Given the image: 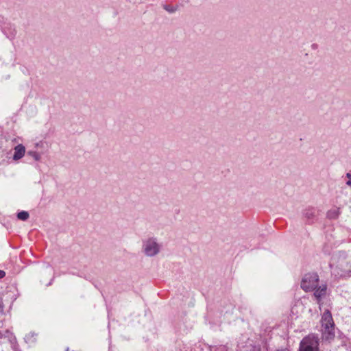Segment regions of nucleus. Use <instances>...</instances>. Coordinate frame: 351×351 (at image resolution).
Returning <instances> with one entry per match:
<instances>
[{
  "instance_id": "9b49d317",
  "label": "nucleus",
  "mask_w": 351,
  "mask_h": 351,
  "mask_svg": "<svg viewBox=\"0 0 351 351\" xmlns=\"http://www.w3.org/2000/svg\"><path fill=\"white\" fill-rule=\"evenodd\" d=\"M346 177L348 178V180L346 182V184L348 186L351 185V174L350 173H346Z\"/></svg>"
},
{
  "instance_id": "7ed1b4c3",
  "label": "nucleus",
  "mask_w": 351,
  "mask_h": 351,
  "mask_svg": "<svg viewBox=\"0 0 351 351\" xmlns=\"http://www.w3.org/2000/svg\"><path fill=\"white\" fill-rule=\"evenodd\" d=\"M319 276L315 273L306 274L302 282L301 288L305 291L314 290L317 287Z\"/></svg>"
},
{
  "instance_id": "f257e3e1",
  "label": "nucleus",
  "mask_w": 351,
  "mask_h": 351,
  "mask_svg": "<svg viewBox=\"0 0 351 351\" xmlns=\"http://www.w3.org/2000/svg\"><path fill=\"white\" fill-rule=\"evenodd\" d=\"M162 245L156 237H149L142 241L141 252L147 257H154L159 254Z\"/></svg>"
},
{
  "instance_id": "20e7f679",
  "label": "nucleus",
  "mask_w": 351,
  "mask_h": 351,
  "mask_svg": "<svg viewBox=\"0 0 351 351\" xmlns=\"http://www.w3.org/2000/svg\"><path fill=\"white\" fill-rule=\"evenodd\" d=\"M319 342L317 337L308 335L300 342L299 351H318Z\"/></svg>"
},
{
  "instance_id": "0eeeda50",
  "label": "nucleus",
  "mask_w": 351,
  "mask_h": 351,
  "mask_svg": "<svg viewBox=\"0 0 351 351\" xmlns=\"http://www.w3.org/2000/svg\"><path fill=\"white\" fill-rule=\"evenodd\" d=\"M25 148L23 145L19 144V145H16L14 147V154L13 156V159L14 160H18L22 158L23 157V156L25 155Z\"/></svg>"
},
{
  "instance_id": "6e6552de",
  "label": "nucleus",
  "mask_w": 351,
  "mask_h": 351,
  "mask_svg": "<svg viewBox=\"0 0 351 351\" xmlns=\"http://www.w3.org/2000/svg\"><path fill=\"white\" fill-rule=\"evenodd\" d=\"M340 214L339 208L331 209L327 213V217L329 219H336L339 217Z\"/></svg>"
},
{
  "instance_id": "423d86ee",
  "label": "nucleus",
  "mask_w": 351,
  "mask_h": 351,
  "mask_svg": "<svg viewBox=\"0 0 351 351\" xmlns=\"http://www.w3.org/2000/svg\"><path fill=\"white\" fill-rule=\"evenodd\" d=\"M327 286L322 285L317 288L315 289L314 296L317 300L318 303L321 299L324 297L326 294Z\"/></svg>"
},
{
  "instance_id": "39448f33",
  "label": "nucleus",
  "mask_w": 351,
  "mask_h": 351,
  "mask_svg": "<svg viewBox=\"0 0 351 351\" xmlns=\"http://www.w3.org/2000/svg\"><path fill=\"white\" fill-rule=\"evenodd\" d=\"M316 210L314 208H308L303 210L304 217L309 222H313L315 219Z\"/></svg>"
},
{
  "instance_id": "ddd939ff",
  "label": "nucleus",
  "mask_w": 351,
  "mask_h": 351,
  "mask_svg": "<svg viewBox=\"0 0 351 351\" xmlns=\"http://www.w3.org/2000/svg\"><path fill=\"white\" fill-rule=\"evenodd\" d=\"M5 272L2 270H0V278H2L3 277L5 276Z\"/></svg>"
},
{
  "instance_id": "f8f14e48",
  "label": "nucleus",
  "mask_w": 351,
  "mask_h": 351,
  "mask_svg": "<svg viewBox=\"0 0 351 351\" xmlns=\"http://www.w3.org/2000/svg\"><path fill=\"white\" fill-rule=\"evenodd\" d=\"M3 311V301L2 299L0 298V313H2Z\"/></svg>"
},
{
  "instance_id": "1a4fd4ad",
  "label": "nucleus",
  "mask_w": 351,
  "mask_h": 351,
  "mask_svg": "<svg viewBox=\"0 0 351 351\" xmlns=\"http://www.w3.org/2000/svg\"><path fill=\"white\" fill-rule=\"evenodd\" d=\"M29 213L27 211H21L17 214V218L22 221H26L29 218Z\"/></svg>"
},
{
  "instance_id": "9d476101",
  "label": "nucleus",
  "mask_w": 351,
  "mask_h": 351,
  "mask_svg": "<svg viewBox=\"0 0 351 351\" xmlns=\"http://www.w3.org/2000/svg\"><path fill=\"white\" fill-rule=\"evenodd\" d=\"M27 154L29 156H32L36 161H38L40 160V158H41L40 155L36 152L29 151L27 152Z\"/></svg>"
},
{
  "instance_id": "f03ea898",
  "label": "nucleus",
  "mask_w": 351,
  "mask_h": 351,
  "mask_svg": "<svg viewBox=\"0 0 351 351\" xmlns=\"http://www.w3.org/2000/svg\"><path fill=\"white\" fill-rule=\"evenodd\" d=\"M322 337L326 340H331L335 337V324L332 315L328 310L323 313L322 319Z\"/></svg>"
},
{
  "instance_id": "4468645a",
  "label": "nucleus",
  "mask_w": 351,
  "mask_h": 351,
  "mask_svg": "<svg viewBox=\"0 0 351 351\" xmlns=\"http://www.w3.org/2000/svg\"><path fill=\"white\" fill-rule=\"evenodd\" d=\"M165 10H167L168 12H173L174 11V10L171 9V8H169V7H165Z\"/></svg>"
}]
</instances>
